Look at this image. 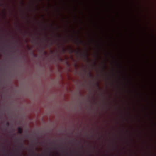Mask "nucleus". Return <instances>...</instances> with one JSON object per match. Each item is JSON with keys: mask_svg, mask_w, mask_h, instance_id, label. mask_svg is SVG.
Wrapping results in <instances>:
<instances>
[{"mask_svg": "<svg viewBox=\"0 0 156 156\" xmlns=\"http://www.w3.org/2000/svg\"><path fill=\"white\" fill-rule=\"evenodd\" d=\"M33 41H35V40L34 39H33Z\"/></svg>", "mask_w": 156, "mask_h": 156, "instance_id": "nucleus-12", "label": "nucleus"}, {"mask_svg": "<svg viewBox=\"0 0 156 156\" xmlns=\"http://www.w3.org/2000/svg\"><path fill=\"white\" fill-rule=\"evenodd\" d=\"M23 147V144H22V146L21 147H20V148H21L22 147Z\"/></svg>", "mask_w": 156, "mask_h": 156, "instance_id": "nucleus-10", "label": "nucleus"}, {"mask_svg": "<svg viewBox=\"0 0 156 156\" xmlns=\"http://www.w3.org/2000/svg\"><path fill=\"white\" fill-rule=\"evenodd\" d=\"M6 125H7V126H9V123L8 122H7L6 123Z\"/></svg>", "mask_w": 156, "mask_h": 156, "instance_id": "nucleus-7", "label": "nucleus"}, {"mask_svg": "<svg viewBox=\"0 0 156 156\" xmlns=\"http://www.w3.org/2000/svg\"><path fill=\"white\" fill-rule=\"evenodd\" d=\"M89 74L90 75V76H92V74H91V73L90 72L89 73Z\"/></svg>", "mask_w": 156, "mask_h": 156, "instance_id": "nucleus-6", "label": "nucleus"}, {"mask_svg": "<svg viewBox=\"0 0 156 156\" xmlns=\"http://www.w3.org/2000/svg\"><path fill=\"white\" fill-rule=\"evenodd\" d=\"M81 55L84 56V57H86V58L87 59H88V56L87 54V53L86 52V53L85 54H81Z\"/></svg>", "mask_w": 156, "mask_h": 156, "instance_id": "nucleus-2", "label": "nucleus"}, {"mask_svg": "<svg viewBox=\"0 0 156 156\" xmlns=\"http://www.w3.org/2000/svg\"><path fill=\"white\" fill-rule=\"evenodd\" d=\"M97 85H98V87H99V88L100 89V87H99V85L98 83H97Z\"/></svg>", "mask_w": 156, "mask_h": 156, "instance_id": "nucleus-9", "label": "nucleus"}, {"mask_svg": "<svg viewBox=\"0 0 156 156\" xmlns=\"http://www.w3.org/2000/svg\"><path fill=\"white\" fill-rule=\"evenodd\" d=\"M42 17L43 18L44 17V16H43V15L42 16Z\"/></svg>", "mask_w": 156, "mask_h": 156, "instance_id": "nucleus-11", "label": "nucleus"}, {"mask_svg": "<svg viewBox=\"0 0 156 156\" xmlns=\"http://www.w3.org/2000/svg\"><path fill=\"white\" fill-rule=\"evenodd\" d=\"M18 133L20 134H22L23 132V130L22 128L20 127H19L18 128Z\"/></svg>", "mask_w": 156, "mask_h": 156, "instance_id": "nucleus-1", "label": "nucleus"}, {"mask_svg": "<svg viewBox=\"0 0 156 156\" xmlns=\"http://www.w3.org/2000/svg\"><path fill=\"white\" fill-rule=\"evenodd\" d=\"M63 51L64 53L66 51V50L65 49H64V48H63Z\"/></svg>", "mask_w": 156, "mask_h": 156, "instance_id": "nucleus-5", "label": "nucleus"}, {"mask_svg": "<svg viewBox=\"0 0 156 156\" xmlns=\"http://www.w3.org/2000/svg\"><path fill=\"white\" fill-rule=\"evenodd\" d=\"M77 39L79 41L80 43H83V41H81V40H80L78 38H77Z\"/></svg>", "mask_w": 156, "mask_h": 156, "instance_id": "nucleus-4", "label": "nucleus"}, {"mask_svg": "<svg viewBox=\"0 0 156 156\" xmlns=\"http://www.w3.org/2000/svg\"><path fill=\"white\" fill-rule=\"evenodd\" d=\"M104 69L105 70V69H106V66H104Z\"/></svg>", "mask_w": 156, "mask_h": 156, "instance_id": "nucleus-8", "label": "nucleus"}, {"mask_svg": "<svg viewBox=\"0 0 156 156\" xmlns=\"http://www.w3.org/2000/svg\"><path fill=\"white\" fill-rule=\"evenodd\" d=\"M73 51V50L72 48H70L69 49V52L70 53H72Z\"/></svg>", "mask_w": 156, "mask_h": 156, "instance_id": "nucleus-3", "label": "nucleus"}, {"mask_svg": "<svg viewBox=\"0 0 156 156\" xmlns=\"http://www.w3.org/2000/svg\"><path fill=\"white\" fill-rule=\"evenodd\" d=\"M33 153H34V151H33Z\"/></svg>", "mask_w": 156, "mask_h": 156, "instance_id": "nucleus-13", "label": "nucleus"}]
</instances>
